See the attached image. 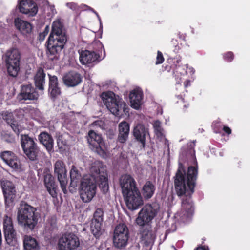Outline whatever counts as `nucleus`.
<instances>
[{
    "instance_id": "obj_17",
    "label": "nucleus",
    "mask_w": 250,
    "mask_h": 250,
    "mask_svg": "<svg viewBox=\"0 0 250 250\" xmlns=\"http://www.w3.org/2000/svg\"><path fill=\"white\" fill-rule=\"evenodd\" d=\"M119 184L122 195L128 193L130 191L138 189L134 179L129 174L122 175L119 179Z\"/></svg>"
},
{
    "instance_id": "obj_12",
    "label": "nucleus",
    "mask_w": 250,
    "mask_h": 250,
    "mask_svg": "<svg viewBox=\"0 0 250 250\" xmlns=\"http://www.w3.org/2000/svg\"><path fill=\"white\" fill-rule=\"evenodd\" d=\"M79 246L78 236L72 233H66L59 240L58 250H77Z\"/></svg>"
},
{
    "instance_id": "obj_34",
    "label": "nucleus",
    "mask_w": 250,
    "mask_h": 250,
    "mask_svg": "<svg viewBox=\"0 0 250 250\" xmlns=\"http://www.w3.org/2000/svg\"><path fill=\"white\" fill-rule=\"evenodd\" d=\"M181 62L180 59L172 60L167 62V64H165L163 67L165 71L170 72L171 70H172V72L174 73L177 72V68L180 66V63Z\"/></svg>"
},
{
    "instance_id": "obj_22",
    "label": "nucleus",
    "mask_w": 250,
    "mask_h": 250,
    "mask_svg": "<svg viewBox=\"0 0 250 250\" xmlns=\"http://www.w3.org/2000/svg\"><path fill=\"white\" fill-rule=\"evenodd\" d=\"M48 92L52 100L54 101L61 94V88L59 86L58 79L56 76L48 74Z\"/></svg>"
},
{
    "instance_id": "obj_35",
    "label": "nucleus",
    "mask_w": 250,
    "mask_h": 250,
    "mask_svg": "<svg viewBox=\"0 0 250 250\" xmlns=\"http://www.w3.org/2000/svg\"><path fill=\"white\" fill-rule=\"evenodd\" d=\"M103 222L92 220L90 225V229L92 233L96 238H99L103 233Z\"/></svg>"
},
{
    "instance_id": "obj_32",
    "label": "nucleus",
    "mask_w": 250,
    "mask_h": 250,
    "mask_svg": "<svg viewBox=\"0 0 250 250\" xmlns=\"http://www.w3.org/2000/svg\"><path fill=\"white\" fill-rule=\"evenodd\" d=\"M155 186L152 182L146 181L142 188V194L145 199L151 198L154 194Z\"/></svg>"
},
{
    "instance_id": "obj_29",
    "label": "nucleus",
    "mask_w": 250,
    "mask_h": 250,
    "mask_svg": "<svg viewBox=\"0 0 250 250\" xmlns=\"http://www.w3.org/2000/svg\"><path fill=\"white\" fill-rule=\"evenodd\" d=\"M140 234L143 240L149 242L154 238V234L151 224H145L144 226H139Z\"/></svg>"
},
{
    "instance_id": "obj_21",
    "label": "nucleus",
    "mask_w": 250,
    "mask_h": 250,
    "mask_svg": "<svg viewBox=\"0 0 250 250\" xmlns=\"http://www.w3.org/2000/svg\"><path fill=\"white\" fill-rule=\"evenodd\" d=\"M0 158L8 166L14 169L20 168V162L14 153L11 151H4L1 152Z\"/></svg>"
},
{
    "instance_id": "obj_5",
    "label": "nucleus",
    "mask_w": 250,
    "mask_h": 250,
    "mask_svg": "<svg viewBox=\"0 0 250 250\" xmlns=\"http://www.w3.org/2000/svg\"><path fill=\"white\" fill-rule=\"evenodd\" d=\"M107 97L104 101V105L112 114L118 117L129 115V108L126 103L119 96Z\"/></svg>"
},
{
    "instance_id": "obj_52",
    "label": "nucleus",
    "mask_w": 250,
    "mask_h": 250,
    "mask_svg": "<svg viewBox=\"0 0 250 250\" xmlns=\"http://www.w3.org/2000/svg\"><path fill=\"white\" fill-rule=\"evenodd\" d=\"M184 85L185 88L188 87V86L190 85V81L189 80H186L184 82Z\"/></svg>"
},
{
    "instance_id": "obj_20",
    "label": "nucleus",
    "mask_w": 250,
    "mask_h": 250,
    "mask_svg": "<svg viewBox=\"0 0 250 250\" xmlns=\"http://www.w3.org/2000/svg\"><path fill=\"white\" fill-rule=\"evenodd\" d=\"M82 76L79 72L70 71L63 75L62 81L66 86L75 87L82 83Z\"/></svg>"
},
{
    "instance_id": "obj_14",
    "label": "nucleus",
    "mask_w": 250,
    "mask_h": 250,
    "mask_svg": "<svg viewBox=\"0 0 250 250\" xmlns=\"http://www.w3.org/2000/svg\"><path fill=\"white\" fill-rule=\"evenodd\" d=\"M54 173L57 176L62 190L64 194H67L66 187L68 180L65 164L62 160H58L54 164Z\"/></svg>"
},
{
    "instance_id": "obj_49",
    "label": "nucleus",
    "mask_w": 250,
    "mask_h": 250,
    "mask_svg": "<svg viewBox=\"0 0 250 250\" xmlns=\"http://www.w3.org/2000/svg\"><path fill=\"white\" fill-rule=\"evenodd\" d=\"M50 230H52L56 228V221L54 219H51L50 220Z\"/></svg>"
},
{
    "instance_id": "obj_45",
    "label": "nucleus",
    "mask_w": 250,
    "mask_h": 250,
    "mask_svg": "<svg viewBox=\"0 0 250 250\" xmlns=\"http://www.w3.org/2000/svg\"><path fill=\"white\" fill-rule=\"evenodd\" d=\"M79 182L75 181H71L68 187L69 191L70 193H73L76 192V187Z\"/></svg>"
},
{
    "instance_id": "obj_47",
    "label": "nucleus",
    "mask_w": 250,
    "mask_h": 250,
    "mask_svg": "<svg viewBox=\"0 0 250 250\" xmlns=\"http://www.w3.org/2000/svg\"><path fill=\"white\" fill-rule=\"evenodd\" d=\"M49 30V28L48 26H46L42 32H41L39 35V39L40 41H43L45 36L48 33Z\"/></svg>"
},
{
    "instance_id": "obj_48",
    "label": "nucleus",
    "mask_w": 250,
    "mask_h": 250,
    "mask_svg": "<svg viewBox=\"0 0 250 250\" xmlns=\"http://www.w3.org/2000/svg\"><path fill=\"white\" fill-rule=\"evenodd\" d=\"M223 130L228 135H230L232 132L231 128L226 126H223Z\"/></svg>"
},
{
    "instance_id": "obj_16",
    "label": "nucleus",
    "mask_w": 250,
    "mask_h": 250,
    "mask_svg": "<svg viewBox=\"0 0 250 250\" xmlns=\"http://www.w3.org/2000/svg\"><path fill=\"white\" fill-rule=\"evenodd\" d=\"M43 176L44 185L47 191L52 197H56L57 186L49 168L45 167L43 169Z\"/></svg>"
},
{
    "instance_id": "obj_50",
    "label": "nucleus",
    "mask_w": 250,
    "mask_h": 250,
    "mask_svg": "<svg viewBox=\"0 0 250 250\" xmlns=\"http://www.w3.org/2000/svg\"><path fill=\"white\" fill-rule=\"evenodd\" d=\"M8 137V139H6V141L8 142H11L14 141V138L13 137L12 135H10V134H7L5 133V134L4 135V137L5 138H6V137Z\"/></svg>"
},
{
    "instance_id": "obj_40",
    "label": "nucleus",
    "mask_w": 250,
    "mask_h": 250,
    "mask_svg": "<svg viewBox=\"0 0 250 250\" xmlns=\"http://www.w3.org/2000/svg\"><path fill=\"white\" fill-rule=\"evenodd\" d=\"M66 6L73 11L77 15L79 14L81 11V8L75 2H69L66 3Z\"/></svg>"
},
{
    "instance_id": "obj_9",
    "label": "nucleus",
    "mask_w": 250,
    "mask_h": 250,
    "mask_svg": "<svg viewBox=\"0 0 250 250\" xmlns=\"http://www.w3.org/2000/svg\"><path fill=\"white\" fill-rule=\"evenodd\" d=\"M90 171L92 173V179L97 181L99 188L104 193L109 189V185L107 178V173L106 170L100 166H93L91 167Z\"/></svg>"
},
{
    "instance_id": "obj_7",
    "label": "nucleus",
    "mask_w": 250,
    "mask_h": 250,
    "mask_svg": "<svg viewBox=\"0 0 250 250\" xmlns=\"http://www.w3.org/2000/svg\"><path fill=\"white\" fill-rule=\"evenodd\" d=\"M158 208L151 204H146L140 210L138 214L135 222L138 226H144L145 224H151L152 220L156 216Z\"/></svg>"
},
{
    "instance_id": "obj_36",
    "label": "nucleus",
    "mask_w": 250,
    "mask_h": 250,
    "mask_svg": "<svg viewBox=\"0 0 250 250\" xmlns=\"http://www.w3.org/2000/svg\"><path fill=\"white\" fill-rule=\"evenodd\" d=\"M4 119L6 121L7 124H9L14 132L19 135L21 130L20 126L17 122L14 120L13 115L11 113L5 114L3 117Z\"/></svg>"
},
{
    "instance_id": "obj_27",
    "label": "nucleus",
    "mask_w": 250,
    "mask_h": 250,
    "mask_svg": "<svg viewBox=\"0 0 250 250\" xmlns=\"http://www.w3.org/2000/svg\"><path fill=\"white\" fill-rule=\"evenodd\" d=\"M23 246L24 250H40L39 241L31 235H26L23 237Z\"/></svg>"
},
{
    "instance_id": "obj_51",
    "label": "nucleus",
    "mask_w": 250,
    "mask_h": 250,
    "mask_svg": "<svg viewBox=\"0 0 250 250\" xmlns=\"http://www.w3.org/2000/svg\"><path fill=\"white\" fill-rule=\"evenodd\" d=\"M195 250H209V248L208 246H202L197 247Z\"/></svg>"
},
{
    "instance_id": "obj_1",
    "label": "nucleus",
    "mask_w": 250,
    "mask_h": 250,
    "mask_svg": "<svg viewBox=\"0 0 250 250\" xmlns=\"http://www.w3.org/2000/svg\"><path fill=\"white\" fill-rule=\"evenodd\" d=\"M195 143L193 142L190 145L192 150V155L195 157V151L194 147ZM194 166L188 167L186 178V171L183 164L179 162L178 168L174 177V188L178 197L183 196L182 199V209L184 215L187 218H190L194 212V206L192 200V196L195 191L198 176L197 161L194 157Z\"/></svg>"
},
{
    "instance_id": "obj_42",
    "label": "nucleus",
    "mask_w": 250,
    "mask_h": 250,
    "mask_svg": "<svg viewBox=\"0 0 250 250\" xmlns=\"http://www.w3.org/2000/svg\"><path fill=\"white\" fill-rule=\"evenodd\" d=\"M177 98L179 100V101H177V103H180L181 104H183V111L184 112H188V109L189 107V104L188 103L185 101L184 99L182 97L181 95H178Z\"/></svg>"
},
{
    "instance_id": "obj_33",
    "label": "nucleus",
    "mask_w": 250,
    "mask_h": 250,
    "mask_svg": "<svg viewBox=\"0 0 250 250\" xmlns=\"http://www.w3.org/2000/svg\"><path fill=\"white\" fill-rule=\"evenodd\" d=\"M129 236H113V244L117 249H124L127 245Z\"/></svg>"
},
{
    "instance_id": "obj_13",
    "label": "nucleus",
    "mask_w": 250,
    "mask_h": 250,
    "mask_svg": "<svg viewBox=\"0 0 250 250\" xmlns=\"http://www.w3.org/2000/svg\"><path fill=\"white\" fill-rule=\"evenodd\" d=\"M126 206L128 209L135 210L144 204L143 197L139 189L130 191L123 195Z\"/></svg>"
},
{
    "instance_id": "obj_3",
    "label": "nucleus",
    "mask_w": 250,
    "mask_h": 250,
    "mask_svg": "<svg viewBox=\"0 0 250 250\" xmlns=\"http://www.w3.org/2000/svg\"><path fill=\"white\" fill-rule=\"evenodd\" d=\"M41 214L37 208L24 201L21 202L17 208V220L18 225L26 231H32L37 226Z\"/></svg>"
},
{
    "instance_id": "obj_39",
    "label": "nucleus",
    "mask_w": 250,
    "mask_h": 250,
    "mask_svg": "<svg viewBox=\"0 0 250 250\" xmlns=\"http://www.w3.org/2000/svg\"><path fill=\"white\" fill-rule=\"evenodd\" d=\"M104 211L102 208H97L93 214V218L92 220L103 222Z\"/></svg>"
},
{
    "instance_id": "obj_31",
    "label": "nucleus",
    "mask_w": 250,
    "mask_h": 250,
    "mask_svg": "<svg viewBox=\"0 0 250 250\" xmlns=\"http://www.w3.org/2000/svg\"><path fill=\"white\" fill-rule=\"evenodd\" d=\"M46 75L42 68L39 67L34 76L35 85L39 90L44 89V85L45 83V78Z\"/></svg>"
},
{
    "instance_id": "obj_44",
    "label": "nucleus",
    "mask_w": 250,
    "mask_h": 250,
    "mask_svg": "<svg viewBox=\"0 0 250 250\" xmlns=\"http://www.w3.org/2000/svg\"><path fill=\"white\" fill-rule=\"evenodd\" d=\"M224 60L228 62H231L234 58V55L231 51H228L223 55Z\"/></svg>"
},
{
    "instance_id": "obj_37",
    "label": "nucleus",
    "mask_w": 250,
    "mask_h": 250,
    "mask_svg": "<svg viewBox=\"0 0 250 250\" xmlns=\"http://www.w3.org/2000/svg\"><path fill=\"white\" fill-rule=\"evenodd\" d=\"M113 235L129 236V231L127 226L125 223L119 224L114 229Z\"/></svg>"
},
{
    "instance_id": "obj_2",
    "label": "nucleus",
    "mask_w": 250,
    "mask_h": 250,
    "mask_svg": "<svg viewBox=\"0 0 250 250\" xmlns=\"http://www.w3.org/2000/svg\"><path fill=\"white\" fill-rule=\"evenodd\" d=\"M67 41L66 31L60 21H54L46 42V54L50 61H57Z\"/></svg>"
},
{
    "instance_id": "obj_6",
    "label": "nucleus",
    "mask_w": 250,
    "mask_h": 250,
    "mask_svg": "<svg viewBox=\"0 0 250 250\" xmlns=\"http://www.w3.org/2000/svg\"><path fill=\"white\" fill-rule=\"evenodd\" d=\"M97 189L96 181L90 177H84L81 181L80 195L84 203L90 202L95 195Z\"/></svg>"
},
{
    "instance_id": "obj_18",
    "label": "nucleus",
    "mask_w": 250,
    "mask_h": 250,
    "mask_svg": "<svg viewBox=\"0 0 250 250\" xmlns=\"http://www.w3.org/2000/svg\"><path fill=\"white\" fill-rule=\"evenodd\" d=\"M19 9L20 12L33 17L38 11L37 4L32 0H21L19 1Z\"/></svg>"
},
{
    "instance_id": "obj_11",
    "label": "nucleus",
    "mask_w": 250,
    "mask_h": 250,
    "mask_svg": "<svg viewBox=\"0 0 250 250\" xmlns=\"http://www.w3.org/2000/svg\"><path fill=\"white\" fill-rule=\"evenodd\" d=\"M87 141L90 149L100 156L105 155L104 150V143L101 135L93 130L88 132Z\"/></svg>"
},
{
    "instance_id": "obj_28",
    "label": "nucleus",
    "mask_w": 250,
    "mask_h": 250,
    "mask_svg": "<svg viewBox=\"0 0 250 250\" xmlns=\"http://www.w3.org/2000/svg\"><path fill=\"white\" fill-rule=\"evenodd\" d=\"M15 25L23 35L29 34L32 30V25L29 22L19 18L15 19Z\"/></svg>"
},
{
    "instance_id": "obj_8",
    "label": "nucleus",
    "mask_w": 250,
    "mask_h": 250,
    "mask_svg": "<svg viewBox=\"0 0 250 250\" xmlns=\"http://www.w3.org/2000/svg\"><path fill=\"white\" fill-rule=\"evenodd\" d=\"M21 146L24 154L31 161L37 159L39 149L34 139L28 135H21Z\"/></svg>"
},
{
    "instance_id": "obj_38",
    "label": "nucleus",
    "mask_w": 250,
    "mask_h": 250,
    "mask_svg": "<svg viewBox=\"0 0 250 250\" xmlns=\"http://www.w3.org/2000/svg\"><path fill=\"white\" fill-rule=\"evenodd\" d=\"M70 176L71 181H75L79 182V180L81 179V173L74 165L72 166L71 169L70 171Z\"/></svg>"
},
{
    "instance_id": "obj_23",
    "label": "nucleus",
    "mask_w": 250,
    "mask_h": 250,
    "mask_svg": "<svg viewBox=\"0 0 250 250\" xmlns=\"http://www.w3.org/2000/svg\"><path fill=\"white\" fill-rule=\"evenodd\" d=\"M133 134L135 139L141 144L142 148H145L146 136L149 134L147 129L144 125L138 124L134 128Z\"/></svg>"
},
{
    "instance_id": "obj_25",
    "label": "nucleus",
    "mask_w": 250,
    "mask_h": 250,
    "mask_svg": "<svg viewBox=\"0 0 250 250\" xmlns=\"http://www.w3.org/2000/svg\"><path fill=\"white\" fill-rule=\"evenodd\" d=\"M119 134L118 141L122 144L125 143L128 138L130 125L126 121L121 122L118 125Z\"/></svg>"
},
{
    "instance_id": "obj_26",
    "label": "nucleus",
    "mask_w": 250,
    "mask_h": 250,
    "mask_svg": "<svg viewBox=\"0 0 250 250\" xmlns=\"http://www.w3.org/2000/svg\"><path fill=\"white\" fill-rule=\"evenodd\" d=\"M38 139L49 153L53 151L54 140L50 134L46 132H42L38 136Z\"/></svg>"
},
{
    "instance_id": "obj_43",
    "label": "nucleus",
    "mask_w": 250,
    "mask_h": 250,
    "mask_svg": "<svg viewBox=\"0 0 250 250\" xmlns=\"http://www.w3.org/2000/svg\"><path fill=\"white\" fill-rule=\"evenodd\" d=\"M170 47L175 53H178L180 49V47L178 43L177 40L172 39L170 42Z\"/></svg>"
},
{
    "instance_id": "obj_10",
    "label": "nucleus",
    "mask_w": 250,
    "mask_h": 250,
    "mask_svg": "<svg viewBox=\"0 0 250 250\" xmlns=\"http://www.w3.org/2000/svg\"><path fill=\"white\" fill-rule=\"evenodd\" d=\"M3 229L6 243L9 245L15 246L17 243V234L11 217L4 215L3 219Z\"/></svg>"
},
{
    "instance_id": "obj_41",
    "label": "nucleus",
    "mask_w": 250,
    "mask_h": 250,
    "mask_svg": "<svg viewBox=\"0 0 250 250\" xmlns=\"http://www.w3.org/2000/svg\"><path fill=\"white\" fill-rule=\"evenodd\" d=\"M154 128L155 133L158 136H163V129L161 126V123L159 121H157L154 123Z\"/></svg>"
},
{
    "instance_id": "obj_24",
    "label": "nucleus",
    "mask_w": 250,
    "mask_h": 250,
    "mask_svg": "<svg viewBox=\"0 0 250 250\" xmlns=\"http://www.w3.org/2000/svg\"><path fill=\"white\" fill-rule=\"evenodd\" d=\"M38 94L31 84L22 85L19 94L20 98L24 100H33L37 98Z\"/></svg>"
},
{
    "instance_id": "obj_15",
    "label": "nucleus",
    "mask_w": 250,
    "mask_h": 250,
    "mask_svg": "<svg viewBox=\"0 0 250 250\" xmlns=\"http://www.w3.org/2000/svg\"><path fill=\"white\" fill-rule=\"evenodd\" d=\"M1 185L4 197L6 206H13L16 197V189L15 185L9 180L1 182Z\"/></svg>"
},
{
    "instance_id": "obj_4",
    "label": "nucleus",
    "mask_w": 250,
    "mask_h": 250,
    "mask_svg": "<svg viewBox=\"0 0 250 250\" xmlns=\"http://www.w3.org/2000/svg\"><path fill=\"white\" fill-rule=\"evenodd\" d=\"M8 75L16 77L20 71L21 54L19 49L12 48L7 50L3 56Z\"/></svg>"
},
{
    "instance_id": "obj_30",
    "label": "nucleus",
    "mask_w": 250,
    "mask_h": 250,
    "mask_svg": "<svg viewBox=\"0 0 250 250\" xmlns=\"http://www.w3.org/2000/svg\"><path fill=\"white\" fill-rule=\"evenodd\" d=\"M129 99L131 107L135 109H138L141 105L143 94L138 90H133L129 94Z\"/></svg>"
},
{
    "instance_id": "obj_19",
    "label": "nucleus",
    "mask_w": 250,
    "mask_h": 250,
    "mask_svg": "<svg viewBox=\"0 0 250 250\" xmlns=\"http://www.w3.org/2000/svg\"><path fill=\"white\" fill-rule=\"evenodd\" d=\"M79 60L81 64L86 65L93 63H97L100 61V56L99 54L94 51L88 50L79 51Z\"/></svg>"
},
{
    "instance_id": "obj_46",
    "label": "nucleus",
    "mask_w": 250,
    "mask_h": 250,
    "mask_svg": "<svg viewBox=\"0 0 250 250\" xmlns=\"http://www.w3.org/2000/svg\"><path fill=\"white\" fill-rule=\"evenodd\" d=\"M164 61V58L162 53L160 51H157L156 64H159L162 63Z\"/></svg>"
}]
</instances>
